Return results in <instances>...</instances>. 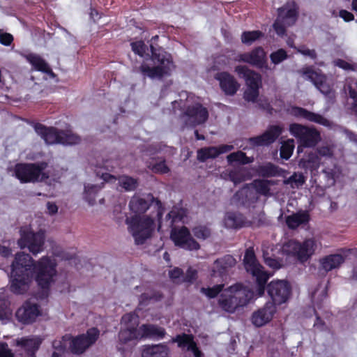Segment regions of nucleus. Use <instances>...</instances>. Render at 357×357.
<instances>
[{"label":"nucleus","instance_id":"e433bc0d","mask_svg":"<svg viewBox=\"0 0 357 357\" xmlns=\"http://www.w3.org/2000/svg\"><path fill=\"white\" fill-rule=\"evenodd\" d=\"M103 185L104 183H102V185H84V199L89 205L93 206L96 204V197Z\"/></svg>","mask_w":357,"mask_h":357},{"label":"nucleus","instance_id":"5fc2aeb1","mask_svg":"<svg viewBox=\"0 0 357 357\" xmlns=\"http://www.w3.org/2000/svg\"><path fill=\"white\" fill-rule=\"evenodd\" d=\"M197 271L192 267H189L185 274L183 273L182 282L192 284L197 280Z\"/></svg>","mask_w":357,"mask_h":357},{"label":"nucleus","instance_id":"052dcab7","mask_svg":"<svg viewBox=\"0 0 357 357\" xmlns=\"http://www.w3.org/2000/svg\"><path fill=\"white\" fill-rule=\"evenodd\" d=\"M152 170L155 173L167 174L169 172V168L166 165L165 161H162L155 163L153 166Z\"/></svg>","mask_w":357,"mask_h":357},{"label":"nucleus","instance_id":"338daca9","mask_svg":"<svg viewBox=\"0 0 357 357\" xmlns=\"http://www.w3.org/2000/svg\"><path fill=\"white\" fill-rule=\"evenodd\" d=\"M298 52L304 56H307L312 59H315L317 58V52L314 50H310L305 47H301L298 49Z\"/></svg>","mask_w":357,"mask_h":357},{"label":"nucleus","instance_id":"58836bf2","mask_svg":"<svg viewBox=\"0 0 357 357\" xmlns=\"http://www.w3.org/2000/svg\"><path fill=\"white\" fill-rule=\"evenodd\" d=\"M227 162L229 164L233 162H238L240 165H248L254 162L253 157H248L246 155L245 153L238 151L236 152H233L227 156Z\"/></svg>","mask_w":357,"mask_h":357},{"label":"nucleus","instance_id":"5701e85b","mask_svg":"<svg viewBox=\"0 0 357 357\" xmlns=\"http://www.w3.org/2000/svg\"><path fill=\"white\" fill-rule=\"evenodd\" d=\"M172 342L177 343L183 351H191L195 357H201V350L197 347L192 335L183 333L172 337Z\"/></svg>","mask_w":357,"mask_h":357},{"label":"nucleus","instance_id":"680f3d73","mask_svg":"<svg viewBox=\"0 0 357 357\" xmlns=\"http://www.w3.org/2000/svg\"><path fill=\"white\" fill-rule=\"evenodd\" d=\"M0 357H15L13 352L5 342H0Z\"/></svg>","mask_w":357,"mask_h":357},{"label":"nucleus","instance_id":"6e6d98bb","mask_svg":"<svg viewBox=\"0 0 357 357\" xmlns=\"http://www.w3.org/2000/svg\"><path fill=\"white\" fill-rule=\"evenodd\" d=\"M169 276L174 282L181 283L183 282V271L181 268L175 267L169 271Z\"/></svg>","mask_w":357,"mask_h":357},{"label":"nucleus","instance_id":"20e7f679","mask_svg":"<svg viewBox=\"0 0 357 357\" xmlns=\"http://www.w3.org/2000/svg\"><path fill=\"white\" fill-rule=\"evenodd\" d=\"M47 167L46 162L17 163L14 167V174L22 183L46 181L50 176L49 172L45 171Z\"/></svg>","mask_w":357,"mask_h":357},{"label":"nucleus","instance_id":"1a4fd4ad","mask_svg":"<svg viewBox=\"0 0 357 357\" xmlns=\"http://www.w3.org/2000/svg\"><path fill=\"white\" fill-rule=\"evenodd\" d=\"M289 132L303 147H314L321 140L320 132L313 127L293 123L289 125Z\"/></svg>","mask_w":357,"mask_h":357},{"label":"nucleus","instance_id":"09e8293b","mask_svg":"<svg viewBox=\"0 0 357 357\" xmlns=\"http://www.w3.org/2000/svg\"><path fill=\"white\" fill-rule=\"evenodd\" d=\"M121 323L123 324L126 328L136 327L139 325V317L135 312H130L124 314L121 318Z\"/></svg>","mask_w":357,"mask_h":357},{"label":"nucleus","instance_id":"13d9d810","mask_svg":"<svg viewBox=\"0 0 357 357\" xmlns=\"http://www.w3.org/2000/svg\"><path fill=\"white\" fill-rule=\"evenodd\" d=\"M284 23H285V22H282V20L278 17L273 24L275 31L280 36H283L286 34L287 30Z\"/></svg>","mask_w":357,"mask_h":357},{"label":"nucleus","instance_id":"e2e57ef3","mask_svg":"<svg viewBox=\"0 0 357 357\" xmlns=\"http://www.w3.org/2000/svg\"><path fill=\"white\" fill-rule=\"evenodd\" d=\"M335 65L342 69L346 70H355V68L353 64L349 63L344 59H338L335 61Z\"/></svg>","mask_w":357,"mask_h":357},{"label":"nucleus","instance_id":"7ed1b4c3","mask_svg":"<svg viewBox=\"0 0 357 357\" xmlns=\"http://www.w3.org/2000/svg\"><path fill=\"white\" fill-rule=\"evenodd\" d=\"M155 215H132L126 218V223L137 245H143L151 238L155 228Z\"/></svg>","mask_w":357,"mask_h":357},{"label":"nucleus","instance_id":"9d476101","mask_svg":"<svg viewBox=\"0 0 357 357\" xmlns=\"http://www.w3.org/2000/svg\"><path fill=\"white\" fill-rule=\"evenodd\" d=\"M100 335L99 330L93 327L82 333L70 337L69 349L73 354L81 355L96 343Z\"/></svg>","mask_w":357,"mask_h":357},{"label":"nucleus","instance_id":"423d86ee","mask_svg":"<svg viewBox=\"0 0 357 357\" xmlns=\"http://www.w3.org/2000/svg\"><path fill=\"white\" fill-rule=\"evenodd\" d=\"M234 72L245 82L247 88L243 93L244 100L255 103L259 98V89L261 87V75L246 66L241 65L236 66Z\"/></svg>","mask_w":357,"mask_h":357},{"label":"nucleus","instance_id":"0eeeda50","mask_svg":"<svg viewBox=\"0 0 357 357\" xmlns=\"http://www.w3.org/2000/svg\"><path fill=\"white\" fill-rule=\"evenodd\" d=\"M151 206H153L155 211L158 230L160 231L162 227L165 207L159 199L155 198L151 194L148 195L146 198L134 195L129 202L130 210L135 214L134 215H139L144 213Z\"/></svg>","mask_w":357,"mask_h":357},{"label":"nucleus","instance_id":"a18cd8bd","mask_svg":"<svg viewBox=\"0 0 357 357\" xmlns=\"http://www.w3.org/2000/svg\"><path fill=\"white\" fill-rule=\"evenodd\" d=\"M162 297V294L158 291H154L151 293H143L139 297V304L145 305L151 301H159Z\"/></svg>","mask_w":357,"mask_h":357},{"label":"nucleus","instance_id":"f03ea898","mask_svg":"<svg viewBox=\"0 0 357 357\" xmlns=\"http://www.w3.org/2000/svg\"><path fill=\"white\" fill-rule=\"evenodd\" d=\"M255 292L241 284H236L225 289L218 301L219 307L225 312L234 313L241 307L247 305L253 298Z\"/></svg>","mask_w":357,"mask_h":357},{"label":"nucleus","instance_id":"dca6fc26","mask_svg":"<svg viewBox=\"0 0 357 357\" xmlns=\"http://www.w3.org/2000/svg\"><path fill=\"white\" fill-rule=\"evenodd\" d=\"M43 340L35 335L18 337L11 342V346L20 348L24 351L26 357H36V352L40 349Z\"/></svg>","mask_w":357,"mask_h":357},{"label":"nucleus","instance_id":"c9c22d12","mask_svg":"<svg viewBox=\"0 0 357 357\" xmlns=\"http://www.w3.org/2000/svg\"><path fill=\"white\" fill-rule=\"evenodd\" d=\"M251 184L257 194L266 197L271 196L270 186L273 184L272 181L259 178L255 179Z\"/></svg>","mask_w":357,"mask_h":357},{"label":"nucleus","instance_id":"a19ab883","mask_svg":"<svg viewBox=\"0 0 357 357\" xmlns=\"http://www.w3.org/2000/svg\"><path fill=\"white\" fill-rule=\"evenodd\" d=\"M118 183L125 191H133L137 188L138 180L128 175H121L118 178Z\"/></svg>","mask_w":357,"mask_h":357},{"label":"nucleus","instance_id":"7c9ffc66","mask_svg":"<svg viewBox=\"0 0 357 357\" xmlns=\"http://www.w3.org/2000/svg\"><path fill=\"white\" fill-rule=\"evenodd\" d=\"M310 216L307 211H298L286 217V224L289 229H295L301 225L307 224Z\"/></svg>","mask_w":357,"mask_h":357},{"label":"nucleus","instance_id":"69168bd1","mask_svg":"<svg viewBox=\"0 0 357 357\" xmlns=\"http://www.w3.org/2000/svg\"><path fill=\"white\" fill-rule=\"evenodd\" d=\"M326 79L325 75L318 73H312V77L310 79V80L314 84L316 88H317Z\"/></svg>","mask_w":357,"mask_h":357},{"label":"nucleus","instance_id":"c756f323","mask_svg":"<svg viewBox=\"0 0 357 357\" xmlns=\"http://www.w3.org/2000/svg\"><path fill=\"white\" fill-rule=\"evenodd\" d=\"M344 257L340 254L327 255L320 259L321 268L326 272L337 268L344 263Z\"/></svg>","mask_w":357,"mask_h":357},{"label":"nucleus","instance_id":"3c124183","mask_svg":"<svg viewBox=\"0 0 357 357\" xmlns=\"http://www.w3.org/2000/svg\"><path fill=\"white\" fill-rule=\"evenodd\" d=\"M132 51L141 57H143L147 50V46L143 40H137L130 43Z\"/></svg>","mask_w":357,"mask_h":357},{"label":"nucleus","instance_id":"bb28decb","mask_svg":"<svg viewBox=\"0 0 357 357\" xmlns=\"http://www.w3.org/2000/svg\"><path fill=\"white\" fill-rule=\"evenodd\" d=\"M226 227L233 229H240L244 227L251 226V222L241 213L228 212L225 218Z\"/></svg>","mask_w":357,"mask_h":357},{"label":"nucleus","instance_id":"f3484780","mask_svg":"<svg viewBox=\"0 0 357 357\" xmlns=\"http://www.w3.org/2000/svg\"><path fill=\"white\" fill-rule=\"evenodd\" d=\"M40 314V305L38 304L32 303L31 301H26L17 309L15 316L17 319L22 324H30L33 323Z\"/></svg>","mask_w":357,"mask_h":357},{"label":"nucleus","instance_id":"ea45409f","mask_svg":"<svg viewBox=\"0 0 357 357\" xmlns=\"http://www.w3.org/2000/svg\"><path fill=\"white\" fill-rule=\"evenodd\" d=\"M264 36V33L259 30L245 31L241 33V40L243 44L251 45L255 41Z\"/></svg>","mask_w":357,"mask_h":357},{"label":"nucleus","instance_id":"37998d69","mask_svg":"<svg viewBox=\"0 0 357 357\" xmlns=\"http://www.w3.org/2000/svg\"><path fill=\"white\" fill-rule=\"evenodd\" d=\"M183 218V214L179 211L172 210L167 214L165 222L172 229V228H177L175 225L182 222Z\"/></svg>","mask_w":357,"mask_h":357},{"label":"nucleus","instance_id":"6ab92c4d","mask_svg":"<svg viewBox=\"0 0 357 357\" xmlns=\"http://www.w3.org/2000/svg\"><path fill=\"white\" fill-rule=\"evenodd\" d=\"M236 60L261 68L266 63V52L263 47L259 46L251 52L239 54Z\"/></svg>","mask_w":357,"mask_h":357},{"label":"nucleus","instance_id":"f704fd0d","mask_svg":"<svg viewBox=\"0 0 357 357\" xmlns=\"http://www.w3.org/2000/svg\"><path fill=\"white\" fill-rule=\"evenodd\" d=\"M137 71L141 73L144 78L161 79L163 77L160 68L156 67L155 66H150L145 61L141 63Z\"/></svg>","mask_w":357,"mask_h":357},{"label":"nucleus","instance_id":"bf43d9fd","mask_svg":"<svg viewBox=\"0 0 357 357\" xmlns=\"http://www.w3.org/2000/svg\"><path fill=\"white\" fill-rule=\"evenodd\" d=\"M14 38L12 34L3 32L0 29V43L5 46H10L13 42Z\"/></svg>","mask_w":357,"mask_h":357},{"label":"nucleus","instance_id":"a211bd4d","mask_svg":"<svg viewBox=\"0 0 357 357\" xmlns=\"http://www.w3.org/2000/svg\"><path fill=\"white\" fill-rule=\"evenodd\" d=\"M215 79L218 81L220 88L227 96H232L236 93L240 88V84L235 77L226 71L217 73Z\"/></svg>","mask_w":357,"mask_h":357},{"label":"nucleus","instance_id":"b1692460","mask_svg":"<svg viewBox=\"0 0 357 357\" xmlns=\"http://www.w3.org/2000/svg\"><path fill=\"white\" fill-rule=\"evenodd\" d=\"M298 13L299 7L297 3L293 1L278 9V17L282 20V22H285L288 26H291L297 21Z\"/></svg>","mask_w":357,"mask_h":357},{"label":"nucleus","instance_id":"774afa93","mask_svg":"<svg viewBox=\"0 0 357 357\" xmlns=\"http://www.w3.org/2000/svg\"><path fill=\"white\" fill-rule=\"evenodd\" d=\"M349 97L353 99L354 102L352 103V109L357 115V91L352 88L349 90Z\"/></svg>","mask_w":357,"mask_h":357},{"label":"nucleus","instance_id":"4468645a","mask_svg":"<svg viewBox=\"0 0 357 357\" xmlns=\"http://www.w3.org/2000/svg\"><path fill=\"white\" fill-rule=\"evenodd\" d=\"M44 243L45 234L42 231H23L18 240V245L21 248H27L34 255L43 251Z\"/></svg>","mask_w":357,"mask_h":357},{"label":"nucleus","instance_id":"39448f33","mask_svg":"<svg viewBox=\"0 0 357 357\" xmlns=\"http://www.w3.org/2000/svg\"><path fill=\"white\" fill-rule=\"evenodd\" d=\"M172 108L182 129L195 128L201 123V103L190 106L187 101L175 100L172 102Z\"/></svg>","mask_w":357,"mask_h":357},{"label":"nucleus","instance_id":"393cba45","mask_svg":"<svg viewBox=\"0 0 357 357\" xmlns=\"http://www.w3.org/2000/svg\"><path fill=\"white\" fill-rule=\"evenodd\" d=\"M34 130L46 144H59L61 130L54 127H47L40 123L34 125Z\"/></svg>","mask_w":357,"mask_h":357},{"label":"nucleus","instance_id":"412c9836","mask_svg":"<svg viewBox=\"0 0 357 357\" xmlns=\"http://www.w3.org/2000/svg\"><path fill=\"white\" fill-rule=\"evenodd\" d=\"M236 264L235 258L230 255H226L221 258L217 259L214 262L212 269L213 276H219L224 280L227 278L230 269Z\"/></svg>","mask_w":357,"mask_h":357},{"label":"nucleus","instance_id":"603ef678","mask_svg":"<svg viewBox=\"0 0 357 357\" xmlns=\"http://www.w3.org/2000/svg\"><path fill=\"white\" fill-rule=\"evenodd\" d=\"M10 314V303L4 298L0 299V319L4 320L8 319Z\"/></svg>","mask_w":357,"mask_h":357},{"label":"nucleus","instance_id":"49530a36","mask_svg":"<svg viewBox=\"0 0 357 357\" xmlns=\"http://www.w3.org/2000/svg\"><path fill=\"white\" fill-rule=\"evenodd\" d=\"M225 284H215L211 287H202V294H204L209 298H214L223 292Z\"/></svg>","mask_w":357,"mask_h":357},{"label":"nucleus","instance_id":"864d4df0","mask_svg":"<svg viewBox=\"0 0 357 357\" xmlns=\"http://www.w3.org/2000/svg\"><path fill=\"white\" fill-rule=\"evenodd\" d=\"M220 155L217 146L202 148V162L208 158H215Z\"/></svg>","mask_w":357,"mask_h":357},{"label":"nucleus","instance_id":"a878e982","mask_svg":"<svg viewBox=\"0 0 357 357\" xmlns=\"http://www.w3.org/2000/svg\"><path fill=\"white\" fill-rule=\"evenodd\" d=\"M25 59L31 65L32 69L49 75L51 77L56 76L47 62L40 55L29 53L24 56Z\"/></svg>","mask_w":357,"mask_h":357},{"label":"nucleus","instance_id":"2f4dec72","mask_svg":"<svg viewBox=\"0 0 357 357\" xmlns=\"http://www.w3.org/2000/svg\"><path fill=\"white\" fill-rule=\"evenodd\" d=\"M134 340H140L139 328L136 327H129L125 329H121L119 333V344L117 345V349L119 351H123L121 347L122 344H126L128 342Z\"/></svg>","mask_w":357,"mask_h":357},{"label":"nucleus","instance_id":"72a5a7b5","mask_svg":"<svg viewBox=\"0 0 357 357\" xmlns=\"http://www.w3.org/2000/svg\"><path fill=\"white\" fill-rule=\"evenodd\" d=\"M256 172L261 177L269 178L280 175L282 169L272 162H266L259 165Z\"/></svg>","mask_w":357,"mask_h":357},{"label":"nucleus","instance_id":"f8f14e48","mask_svg":"<svg viewBox=\"0 0 357 357\" xmlns=\"http://www.w3.org/2000/svg\"><path fill=\"white\" fill-rule=\"evenodd\" d=\"M151 60L162 70V75L169 76L172 70L175 68L172 54L165 51L162 47H155L153 44L150 45Z\"/></svg>","mask_w":357,"mask_h":357},{"label":"nucleus","instance_id":"4c0bfd02","mask_svg":"<svg viewBox=\"0 0 357 357\" xmlns=\"http://www.w3.org/2000/svg\"><path fill=\"white\" fill-rule=\"evenodd\" d=\"M299 166L305 169L316 170L319 167V158L315 153H310L300 160Z\"/></svg>","mask_w":357,"mask_h":357},{"label":"nucleus","instance_id":"cd10ccee","mask_svg":"<svg viewBox=\"0 0 357 357\" xmlns=\"http://www.w3.org/2000/svg\"><path fill=\"white\" fill-rule=\"evenodd\" d=\"M139 328L140 340L146 337L162 339L166 334L165 328L153 324H142Z\"/></svg>","mask_w":357,"mask_h":357},{"label":"nucleus","instance_id":"4d7b16f0","mask_svg":"<svg viewBox=\"0 0 357 357\" xmlns=\"http://www.w3.org/2000/svg\"><path fill=\"white\" fill-rule=\"evenodd\" d=\"M305 182V178L303 174L294 173L287 180V183H294L296 187L302 186Z\"/></svg>","mask_w":357,"mask_h":357},{"label":"nucleus","instance_id":"aec40b11","mask_svg":"<svg viewBox=\"0 0 357 357\" xmlns=\"http://www.w3.org/2000/svg\"><path fill=\"white\" fill-rule=\"evenodd\" d=\"M287 112L293 116L303 118L310 122H314L322 126H328L329 121L319 114L310 112L305 108L291 106L287 109Z\"/></svg>","mask_w":357,"mask_h":357},{"label":"nucleus","instance_id":"79ce46f5","mask_svg":"<svg viewBox=\"0 0 357 357\" xmlns=\"http://www.w3.org/2000/svg\"><path fill=\"white\" fill-rule=\"evenodd\" d=\"M80 141L81 139L78 135L68 130H61L59 144L73 145L79 144Z\"/></svg>","mask_w":357,"mask_h":357},{"label":"nucleus","instance_id":"4be33fe9","mask_svg":"<svg viewBox=\"0 0 357 357\" xmlns=\"http://www.w3.org/2000/svg\"><path fill=\"white\" fill-rule=\"evenodd\" d=\"M276 312V307L274 304L267 302L264 307L253 312L252 315V323L257 327H261L269 322Z\"/></svg>","mask_w":357,"mask_h":357},{"label":"nucleus","instance_id":"473e14b6","mask_svg":"<svg viewBox=\"0 0 357 357\" xmlns=\"http://www.w3.org/2000/svg\"><path fill=\"white\" fill-rule=\"evenodd\" d=\"M169 349L163 344L148 345L142 352V357H168Z\"/></svg>","mask_w":357,"mask_h":357},{"label":"nucleus","instance_id":"0e129e2a","mask_svg":"<svg viewBox=\"0 0 357 357\" xmlns=\"http://www.w3.org/2000/svg\"><path fill=\"white\" fill-rule=\"evenodd\" d=\"M229 178L234 184H238L243 181V175L236 170H231L229 172Z\"/></svg>","mask_w":357,"mask_h":357},{"label":"nucleus","instance_id":"ddd939ff","mask_svg":"<svg viewBox=\"0 0 357 357\" xmlns=\"http://www.w3.org/2000/svg\"><path fill=\"white\" fill-rule=\"evenodd\" d=\"M170 238L174 245L187 250H196L199 248V244L192 237L190 230L185 226L180 229L172 228Z\"/></svg>","mask_w":357,"mask_h":357},{"label":"nucleus","instance_id":"c03bdc74","mask_svg":"<svg viewBox=\"0 0 357 357\" xmlns=\"http://www.w3.org/2000/svg\"><path fill=\"white\" fill-rule=\"evenodd\" d=\"M294 149V142L292 139H288L282 144L280 149L281 158L288 160L291 156Z\"/></svg>","mask_w":357,"mask_h":357},{"label":"nucleus","instance_id":"de8ad7c7","mask_svg":"<svg viewBox=\"0 0 357 357\" xmlns=\"http://www.w3.org/2000/svg\"><path fill=\"white\" fill-rule=\"evenodd\" d=\"M243 262L245 266L252 268V270L255 268V267L260 266L257 262L256 256L252 248H250L245 250Z\"/></svg>","mask_w":357,"mask_h":357},{"label":"nucleus","instance_id":"8fccbe9b","mask_svg":"<svg viewBox=\"0 0 357 357\" xmlns=\"http://www.w3.org/2000/svg\"><path fill=\"white\" fill-rule=\"evenodd\" d=\"M288 58L287 52L285 50L280 48L270 54V59L273 63L278 65Z\"/></svg>","mask_w":357,"mask_h":357},{"label":"nucleus","instance_id":"2eb2a0df","mask_svg":"<svg viewBox=\"0 0 357 357\" xmlns=\"http://www.w3.org/2000/svg\"><path fill=\"white\" fill-rule=\"evenodd\" d=\"M283 131L279 125L269 126L261 135L248 139V142L252 147L268 146L275 142Z\"/></svg>","mask_w":357,"mask_h":357},{"label":"nucleus","instance_id":"9b49d317","mask_svg":"<svg viewBox=\"0 0 357 357\" xmlns=\"http://www.w3.org/2000/svg\"><path fill=\"white\" fill-rule=\"evenodd\" d=\"M266 291L274 306L286 303L291 294V286L287 280H273L267 284Z\"/></svg>","mask_w":357,"mask_h":357},{"label":"nucleus","instance_id":"f257e3e1","mask_svg":"<svg viewBox=\"0 0 357 357\" xmlns=\"http://www.w3.org/2000/svg\"><path fill=\"white\" fill-rule=\"evenodd\" d=\"M55 259L48 256L35 261L29 254L17 253L11 264L10 291L15 294H25L34 274L37 284L47 297L57 273Z\"/></svg>","mask_w":357,"mask_h":357},{"label":"nucleus","instance_id":"c85d7f7f","mask_svg":"<svg viewBox=\"0 0 357 357\" xmlns=\"http://www.w3.org/2000/svg\"><path fill=\"white\" fill-rule=\"evenodd\" d=\"M253 276L256 278L255 293L258 297L264 296L266 290V283L269 278L268 275L261 269V266L255 267L252 270Z\"/></svg>","mask_w":357,"mask_h":357},{"label":"nucleus","instance_id":"6e6552de","mask_svg":"<svg viewBox=\"0 0 357 357\" xmlns=\"http://www.w3.org/2000/svg\"><path fill=\"white\" fill-rule=\"evenodd\" d=\"M316 248V241L313 238H307L301 243L291 239L284 244L282 250L287 256L292 257L303 264L314 255Z\"/></svg>","mask_w":357,"mask_h":357}]
</instances>
